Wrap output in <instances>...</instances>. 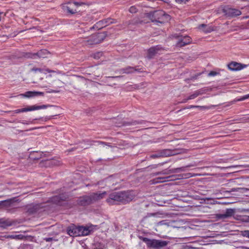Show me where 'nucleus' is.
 <instances>
[{
	"label": "nucleus",
	"mask_w": 249,
	"mask_h": 249,
	"mask_svg": "<svg viewBox=\"0 0 249 249\" xmlns=\"http://www.w3.org/2000/svg\"><path fill=\"white\" fill-rule=\"evenodd\" d=\"M134 197V196L129 191L113 192L109 195L106 201L110 205L125 204L132 200Z\"/></svg>",
	"instance_id": "1"
},
{
	"label": "nucleus",
	"mask_w": 249,
	"mask_h": 249,
	"mask_svg": "<svg viewBox=\"0 0 249 249\" xmlns=\"http://www.w3.org/2000/svg\"><path fill=\"white\" fill-rule=\"evenodd\" d=\"M147 17L152 22L161 24L168 22L171 19L170 16L163 10L156 11L153 13H148Z\"/></svg>",
	"instance_id": "2"
},
{
	"label": "nucleus",
	"mask_w": 249,
	"mask_h": 249,
	"mask_svg": "<svg viewBox=\"0 0 249 249\" xmlns=\"http://www.w3.org/2000/svg\"><path fill=\"white\" fill-rule=\"evenodd\" d=\"M142 241L146 243L148 248L160 249L167 245L168 241L157 239H150L146 237H143Z\"/></svg>",
	"instance_id": "3"
},
{
	"label": "nucleus",
	"mask_w": 249,
	"mask_h": 249,
	"mask_svg": "<svg viewBox=\"0 0 249 249\" xmlns=\"http://www.w3.org/2000/svg\"><path fill=\"white\" fill-rule=\"evenodd\" d=\"M105 35L102 33L93 34L85 38V44L86 45H92L101 42L105 38Z\"/></svg>",
	"instance_id": "4"
},
{
	"label": "nucleus",
	"mask_w": 249,
	"mask_h": 249,
	"mask_svg": "<svg viewBox=\"0 0 249 249\" xmlns=\"http://www.w3.org/2000/svg\"><path fill=\"white\" fill-rule=\"evenodd\" d=\"M50 106L48 105H43L42 106L34 105L32 106H29L26 107L22 108L21 109H16L15 110L13 111V112L14 113H19L27 111H31L36 110L45 109Z\"/></svg>",
	"instance_id": "5"
},
{
	"label": "nucleus",
	"mask_w": 249,
	"mask_h": 249,
	"mask_svg": "<svg viewBox=\"0 0 249 249\" xmlns=\"http://www.w3.org/2000/svg\"><path fill=\"white\" fill-rule=\"evenodd\" d=\"M225 15L228 18H234L241 14V12L238 9L226 7L223 10Z\"/></svg>",
	"instance_id": "6"
},
{
	"label": "nucleus",
	"mask_w": 249,
	"mask_h": 249,
	"mask_svg": "<svg viewBox=\"0 0 249 249\" xmlns=\"http://www.w3.org/2000/svg\"><path fill=\"white\" fill-rule=\"evenodd\" d=\"M67 231V233L71 236L77 237L80 236L79 226L76 227L74 225H71L68 227Z\"/></svg>",
	"instance_id": "7"
},
{
	"label": "nucleus",
	"mask_w": 249,
	"mask_h": 249,
	"mask_svg": "<svg viewBox=\"0 0 249 249\" xmlns=\"http://www.w3.org/2000/svg\"><path fill=\"white\" fill-rule=\"evenodd\" d=\"M78 203L82 206H86L92 203L90 195L80 197L78 200Z\"/></svg>",
	"instance_id": "8"
},
{
	"label": "nucleus",
	"mask_w": 249,
	"mask_h": 249,
	"mask_svg": "<svg viewBox=\"0 0 249 249\" xmlns=\"http://www.w3.org/2000/svg\"><path fill=\"white\" fill-rule=\"evenodd\" d=\"M246 66V65L243 66L241 64L236 62H231L228 65V68L232 71H240Z\"/></svg>",
	"instance_id": "9"
},
{
	"label": "nucleus",
	"mask_w": 249,
	"mask_h": 249,
	"mask_svg": "<svg viewBox=\"0 0 249 249\" xmlns=\"http://www.w3.org/2000/svg\"><path fill=\"white\" fill-rule=\"evenodd\" d=\"M106 195L107 192L106 191H104L102 193H100L98 192L95 193H92L90 195L91 198L92 203H94L96 201H99L104 198Z\"/></svg>",
	"instance_id": "10"
},
{
	"label": "nucleus",
	"mask_w": 249,
	"mask_h": 249,
	"mask_svg": "<svg viewBox=\"0 0 249 249\" xmlns=\"http://www.w3.org/2000/svg\"><path fill=\"white\" fill-rule=\"evenodd\" d=\"M192 41L191 38L189 36H184L179 39L177 43L178 47H183L190 43Z\"/></svg>",
	"instance_id": "11"
},
{
	"label": "nucleus",
	"mask_w": 249,
	"mask_h": 249,
	"mask_svg": "<svg viewBox=\"0 0 249 249\" xmlns=\"http://www.w3.org/2000/svg\"><path fill=\"white\" fill-rule=\"evenodd\" d=\"M161 48L160 46H154L149 48L147 51V57L148 58H152Z\"/></svg>",
	"instance_id": "12"
},
{
	"label": "nucleus",
	"mask_w": 249,
	"mask_h": 249,
	"mask_svg": "<svg viewBox=\"0 0 249 249\" xmlns=\"http://www.w3.org/2000/svg\"><path fill=\"white\" fill-rule=\"evenodd\" d=\"M113 23V20L112 19H106L103 20L99 21V22H97L96 24L95 25V26L101 29L103 28L104 27H105L108 25H109L110 23Z\"/></svg>",
	"instance_id": "13"
},
{
	"label": "nucleus",
	"mask_w": 249,
	"mask_h": 249,
	"mask_svg": "<svg viewBox=\"0 0 249 249\" xmlns=\"http://www.w3.org/2000/svg\"><path fill=\"white\" fill-rule=\"evenodd\" d=\"M44 93L42 92L39 91H29L26 92L24 94H22V96L24 97H26L27 98L34 97L35 96H37L39 95H43Z\"/></svg>",
	"instance_id": "14"
},
{
	"label": "nucleus",
	"mask_w": 249,
	"mask_h": 249,
	"mask_svg": "<svg viewBox=\"0 0 249 249\" xmlns=\"http://www.w3.org/2000/svg\"><path fill=\"white\" fill-rule=\"evenodd\" d=\"M49 54V52L47 50H41L36 53L34 54V58H36V56L39 58H45L47 57Z\"/></svg>",
	"instance_id": "15"
},
{
	"label": "nucleus",
	"mask_w": 249,
	"mask_h": 249,
	"mask_svg": "<svg viewBox=\"0 0 249 249\" xmlns=\"http://www.w3.org/2000/svg\"><path fill=\"white\" fill-rule=\"evenodd\" d=\"M198 29L206 33H210L214 30L213 27L211 26H208L205 24H202L199 25Z\"/></svg>",
	"instance_id": "16"
},
{
	"label": "nucleus",
	"mask_w": 249,
	"mask_h": 249,
	"mask_svg": "<svg viewBox=\"0 0 249 249\" xmlns=\"http://www.w3.org/2000/svg\"><path fill=\"white\" fill-rule=\"evenodd\" d=\"M80 236H86L90 234L91 230L90 227L79 226Z\"/></svg>",
	"instance_id": "17"
},
{
	"label": "nucleus",
	"mask_w": 249,
	"mask_h": 249,
	"mask_svg": "<svg viewBox=\"0 0 249 249\" xmlns=\"http://www.w3.org/2000/svg\"><path fill=\"white\" fill-rule=\"evenodd\" d=\"M159 152L161 157H169L175 154L174 151L170 149H163Z\"/></svg>",
	"instance_id": "18"
},
{
	"label": "nucleus",
	"mask_w": 249,
	"mask_h": 249,
	"mask_svg": "<svg viewBox=\"0 0 249 249\" xmlns=\"http://www.w3.org/2000/svg\"><path fill=\"white\" fill-rule=\"evenodd\" d=\"M137 71V70L136 68H135L134 67H130V66H128L126 68L122 69L120 70V73L122 74H123V73L129 74V73H133L134 71Z\"/></svg>",
	"instance_id": "19"
},
{
	"label": "nucleus",
	"mask_w": 249,
	"mask_h": 249,
	"mask_svg": "<svg viewBox=\"0 0 249 249\" xmlns=\"http://www.w3.org/2000/svg\"><path fill=\"white\" fill-rule=\"evenodd\" d=\"M204 93V90L202 89H200L195 91L193 94L190 95L188 97V99L192 100L196 98L198 96L202 95Z\"/></svg>",
	"instance_id": "20"
},
{
	"label": "nucleus",
	"mask_w": 249,
	"mask_h": 249,
	"mask_svg": "<svg viewBox=\"0 0 249 249\" xmlns=\"http://www.w3.org/2000/svg\"><path fill=\"white\" fill-rule=\"evenodd\" d=\"M6 238H11L15 240H23L25 238V236L22 234L14 235L10 234L7 235L5 236Z\"/></svg>",
	"instance_id": "21"
},
{
	"label": "nucleus",
	"mask_w": 249,
	"mask_h": 249,
	"mask_svg": "<svg viewBox=\"0 0 249 249\" xmlns=\"http://www.w3.org/2000/svg\"><path fill=\"white\" fill-rule=\"evenodd\" d=\"M170 178V176L167 177H159L154 179L150 181L152 182V184H156L160 182H164L167 180V179Z\"/></svg>",
	"instance_id": "22"
},
{
	"label": "nucleus",
	"mask_w": 249,
	"mask_h": 249,
	"mask_svg": "<svg viewBox=\"0 0 249 249\" xmlns=\"http://www.w3.org/2000/svg\"><path fill=\"white\" fill-rule=\"evenodd\" d=\"M178 169H165L161 172H160V175H169L171 173H175L177 172V170Z\"/></svg>",
	"instance_id": "23"
},
{
	"label": "nucleus",
	"mask_w": 249,
	"mask_h": 249,
	"mask_svg": "<svg viewBox=\"0 0 249 249\" xmlns=\"http://www.w3.org/2000/svg\"><path fill=\"white\" fill-rule=\"evenodd\" d=\"M11 225V224L9 222L3 219H0V227L6 228Z\"/></svg>",
	"instance_id": "24"
},
{
	"label": "nucleus",
	"mask_w": 249,
	"mask_h": 249,
	"mask_svg": "<svg viewBox=\"0 0 249 249\" xmlns=\"http://www.w3.org/2000/svg\"><path fill=\"white\" fill-rule=\"evenodd\" d=\"M234 211L233 209H228L226 210V217H230L232 216L234 214Z\"/></svg>",
	"instance_id": "25"
},
{
	"label": "nucleus",
	"mask_w": 249,
	"mask_h": 249,
	"mask_svg": "<svg viewBox=\"0 0 249 249\" xmlns=\"http://www.w3.org/2000/svg\"><path fill=\"white\" fill-rule=\"evenodd\" d=\"M60 200H63V198H62L59 196H53L52 198V201L54 202V203H55L56 204H59Z\"/></svg>",
	"instance_id": "26"
},
{
	"label": "nucleus",
	"mask_w": 249,
	"mask_h": 249,
	"mask_svg": "<svg viewBox=\"0 0 249 249\" xmlns=\"http://www.w3.org/2000/svg\"><path fill=\"white\" fill-rule=\"evenodd\" d=\"M66 10L69 13H70L71 14H73L76 13V12H77L76 9H74L71 8V6H67L66 7Z\"/></svg>",
	"instance_id": "27"
},
{
	"label": "nucleus",
	"mask_w": 249,
	"mask_h": 249,
	"mask_svg": "<svg viewBox=\"0 0 249 249\" xmlns=\"http://www.w3.org/2000/svg\"><path fill=\"white\" fill-rule=\"evenodd\" d=\"M88 142H89L88 145H93L94 142H97L98 144H102L103 145H108V146H110L109 145L107 144L106 142H100V141H96V142L95 141H88Z\"/></svg>",
	"instance_id": "28"
},
{
	"label": "nucleus",
	"mask_w": 249,
	"mask_h": 249,
	"mask_svg": "<svg viewBox=\"0 0 249 249\" xmlns=\"http://www.w3.org/2000/svg\"><path fill=\"white\" fill-rule=\"evenodd\" d=\"M39 120V119H35L32 121H23L22 122L18 121V122L20 123L23 124H34L35 120Z\"/></svg>",
	"instance_id": "29"
},
{
	"label": "nucleus",
	"mask_w": 249,
	"mask_h": 249,
	"mask_svg": "<svg viewBox=\"0 0 249 249\" xmlns=\"http://www.w3.org/2000/svg\"><path fill=\"white\" fill-rule=\"evenodd\" d=\"M249 98V94L244 95L238 99H236V101H242Z\"/></svg>",
	"instance_id": "30"
},
{
	"label": "nucleus",
	"mask_w": 249,
	"mask_h": 249,
	"mask_svg": "<svg viewBox=\"0 0 249 249\" xmlns=\"http://www.w3.org/2000/svg\"><path fill=\"white\" fill-rule=\"evenodd\" d=\"M103 55L102 52H98L93 54V57L95 59H99Z\"/></svg>",
	"instance_id": "31"
},
{
	"label": "nucleus",
	"mask_w": 249,
	"mask_h": 249,
	"mask_svg": "<svg viewBox=\"0 0 249 249\" xmlns=\"http://www.w3.org/2000/svg\"><path fill=\"white\" fill-rule=\"evenodd\" d=\"M27 211L30 213H33L36 211V208H35L34 206L31 207L28 209Z\"/></svg>",
	"instance_id": "32"
},
{
	"label": "nucleus",
	"mask_w": 249,
	"mask_h": 249,
	"mask_svg": "<svg viewBox=\"0 0 249 249\" xmlns=\"http://www.w3.org/2000/svg\"><path fill=\"white\" fill-rule=\"evenodd\" d=\"M160 157H160V152L159 151L158 152V153L155 154L151 155L150 156V158H152V159L159 158H160Z\"/></svg>",
	"instance_id": "33"
},
{
	"label": "nucleus",
	"mask_w": 249,
	"mask_h": 249,
	"mask_svg": "<svg viewBox=\"0 0 249 249\" xmlns=\"http://www.w3.org/2000/svg\"><path fill=\"white\" fill-rule=\"evenodd\" d=\"M129 11L131 13H135L137 11L136 8L134 6L130 7Z\"/></svg>",
	"instance_id": "34"
},
{
	"label": "nucleus",
	"mask_w": 249,
	"mask_h": 249,
	"mask_svg": "<svg viewBox=\"0 0 249 249\" xmlns=\"http://www.w3.org/2000/svg\"><path fill=\"white\" fill-rule=\"evenodd\" d=\"M161 214L160 213H148V216H156V217H159L160 215Z\"/></svg>",
	"instance_id": "35"
},
{
	"label": "nucleus",
	"mask_w": 249,
	"mask_h": 249,
	"mask_svg": "<svg viewBox=\"0 0 249 249\" xmlns=\"http://www.w3.org/2000/svg\"><path fill=\"white\" fill-rule=\"evenodd\" d=\"M219 73L218 72H217L216 71H211L209 73H208V76H215L217 74H218Z\"/></svg>",
	"instance_id": "36"
},
{
	"label": "nucleus",
	"mask_w": 249,
	"mask_h": 249,
	"mask_svg": "<svg viewBox=\"0 0 249 249\" xmlns=\"http://www.w3.org/2000/svg\"><path fill=\"white\" fill-rule=\"evenodd\" d=\"M225 215H226L225 213H223V214H218L217 215V217L220 219H225V218H228L227 217H226Z\"/></svg>",
	"instance_id": "37"
},
{
	"label": "nucleus",
	"mask_w": 249,
	"mask_h": 249,
	"mask_svg": "<svg viewBox=\"0 0 249 249\" xmlns=\"http://www.w3.org/2000/svg\"><path fill=\"white\" fill-rule=\"evenodd\" d=\"M204 108L205 107H202V106H193V105H191V106H190L188 108Z\"/></svg>",
	"instance_id": "38"
},
{
	"label": "nucleus",
	"mask_w": 249,
	"mask_h": 249,
	"mask_svg": "<svg viewBox=\"0 0 249 249\" xmlns=\"http://www.w3.org/2000/svg\"><path fill=\"white\" fill-rule=\"evenodd\" d=\"M5 16V13H4L3 12L0 11V21H1L2 19Z\"/></svg>",
	"instance_id": "39"
},
{
	"label": "nucleus",
	"mask_w": 249,
	"mask_h": 249,
	"mask_svg": "<svg viewBox=\"0 0 249 249\" xmlns=\"http://www.w3.org/2000/svg\"><path fill=\"white\" fill-rule=\"evenodd\" d=\"M243 235L245 237L249 238V231H245L243 232Z\"/></svg>",
	"instance_id": "40"
},
{
	"label": "nucleus",
	"mask_w": 249,
	"mask_h": 249,
	"mask_svg": "<svg viewBox=\"0 0 249 249\" xmlns=\"http://www.w3.org/2000/svg\"><path fill=\"white\" fill-rule=\"evenodd\" d=\"M176 2L178 3H186L189 0H176Z\"/></svg>",
	"instance_id": "41"
},
{
	"label": "nucleus",
	"mask_w": 249,
	"mask_h": 249,
	"mask_svg": "<svg viewBox=\"0 0 249 249\" xmlns=\"http://www.w3.org/2000/svg\"><path fill=\"white\" fill-rule=\"evenodd\" d=\"M59 92V91L58 90H53V89H51L50 90H49L48 91L49 93H58Z\"/></svg>",
	"instance_id": "42"
},
{
	"label": "nucleus",
	"mask_w": 249,
	"mask_h": 249,
	"mask_svg": "<svg viewBox=\"0 0 249 249\" xmlns=\"http://www.w3.org/2000/svg\"><path fill=\"white\" fill-rule=\"evenodd\" d=\"M32 71L36 72V71H41V70L39 68H33V69H32Z\"/></svg>",
	"instance_id": "43"
},
{
	"label": "nucleus",
	"mask_w": 249,
	"mask_h": 249,
	"mask_svg": "<svg viewBox=\"0 0 249 249\" xmlns=\"http://www.w3.org/2000/svg\"><path fill=\"white\" fill-rule=\"evenodd\" d=\"M73 3V4H74V5H75L76 6H80L82 4V3H80V2H74Z\"/></svg>",
	"instance_id": "44"
},
{
	"label": "nucleus",
	"mask_w": 249,
	"mask_h": 249,
	"mask_svg": "<svg viewBox=\"0 0 249 249\" xmlns=\"http://www.w3.org/2000/svg\"><path fill=\"white\" fill-rule=\"evenodd\" d=\"M44 240L47 242H50L53 240L52 238L49 237V238H46L44 239Z\"/></svg>",
	"instance_id": "45"
},
{
	"label": "nucleus",
	"mask_w": 249,
	"mask_h": 249,
	"mask_svg": "<svg viewBox=\"0 0 249 249\" xmlns=\"http://www.w3.org/2000/svg\"><path fill=\"white\" fill-rule=\"evenodd\" d=\"M160 175V172H156V173H152V176L153 177H154V176H158V175Z\"/></svg>",
	"instance_id": "46"
},
{
	"label": "nucleus",
	"mask_w": 249,
	"mask_h": 249,
	"mask_svg": "<svg viewBox=\"0 0 249 249\" xmlns=\"http://www.w3.org/2000/svg\"><path fill=\"white\" fill-rule=\"evenodd\" d=\"M190 99H188V98L187 99H184L182 102L181 103H186L187 102L188 100H189Z\"/></svg>",
	"instance_id": "47"
},
{
	"label": "nucleus",
	"mask_w": 249,
	"mask_h": 249,
	"mask_svg": "<svg viewBox=\"0 0 249 249\" xmlns=\"http://www.w3.org/2000/svg\"><path fill=\"white\" fill-rule=\"evenodd\" d=\"M158 165H153L152 166H151V167L152 168H157Z\"/></svg>",
	"instance_id": "48"
},
{
	"label": "nucleus",
	"mask_w": 249,
	"mask_h": 249,
	"mask_svg": "<svg viewBox=\"0 0 249 249\" xmlns=\"http://www.w3.org/2000/svg\"><path fill=\"white\" fill-rule=\"evenodd\" d=\"M188 175H189L188 177H193L192 175H191V173H189Z\"/></svg>",
	"instance_id": "49"
},
{
	"label": "nucleus",
	"mask_w": 249,
	"mask_h": 249,
	"mask_svg": "<svg viewBox=\"0 0 249 249\" xmlns=\"http://www.w3.org/2000/svg\"><path fill=\"white\" fill-rule=\"evenodd\" d=\"M47 71H48L49 72H51V71H49V70H47Z\"/></svg>",
	"instance_id": "50"
},
{
	"label": "nucleus",
	"mask_w": 249,
	"mask_h": 249,
	"mask_svg": "<svg viewBox=\"0 0 249 249\" xmlns=\"http://www.w3.org/2000/svg\"><path fill=\"white\" fill-rule=\"evenodd\" d=\"M48 119H47V118L45 119V121H46Z\"/></svg>",
	"instance_id": "51"
}]
</instances>
